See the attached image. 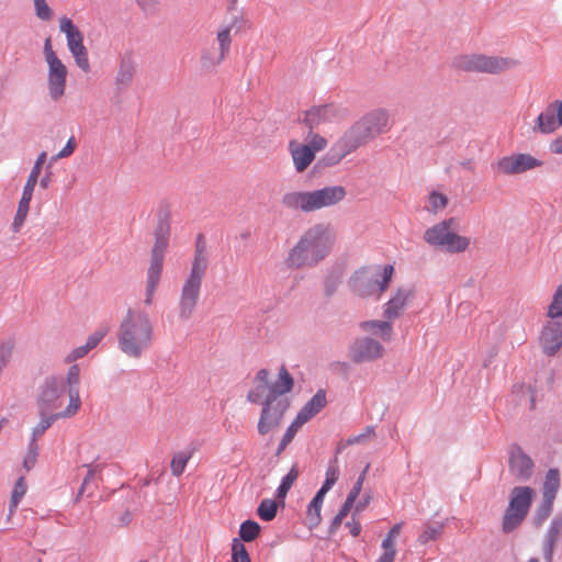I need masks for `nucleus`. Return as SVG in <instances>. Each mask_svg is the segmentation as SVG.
I'll return each mask as SVG.
<instances>
[{"mask_svg": "<svg viewBox=\"0 0 562 562\" xmlns=\"http://www.w3.org/2000/svg\"><path fill=\"white\" fill-rule=\"evenodd\" d=\"M67 78L47 74V88L52 100H59L66 91Z\"/></svg>", "mask_w": 562, "mask_h": 562, "instance_id": "nucleus-28", "label": "nucleus"}, {"mask_svg": "<svg viewBox=\"0 0 562 562\" xmlns=\"http://www.w3.org/2000/svg\"><path fill=\"white\" fill-rule=\"evenodd\" d=\"M347 196L342 186H328L313 191H290L282 195L281 204L284 209L312 213L321 209L335 206Z\"/></svg>", "mask_w": 562, "mask_h": 562, "instance_id": "nucleus-6", "label": "nucleus"}, {"mask_svg": "<svg viewBox=\"0 0 562 562\" xmlns=\"http://www.w3.org/2000/svg\"><path fill=\"white\" fill-rule=\"evenodd\" d=\"M458 221L453 217L429 227L424 233V240L436 248L450 254L464 252L470 246V238L456 232Z\"/></svg>", "mask_w": 562, "mask_h": 562, "instance_id": "nucleus-8", "label": "nucleus"}, {"mask_svg": "<svg viewBox=\"0 0 562 562\" xmlns=\"http://www.w3.org/2000/svg\"><path fill=\"white\" fill-rule=\"evenodd\" d=\"M64 409L60 412L52 413L49 414H43L41 415L40 423L34 427L33 429V442L35 441L36 437L42 436L46 429H48L54 422H56L59 418H69L70 416H64Z\"/></svg>", "mask_w": 562, "mask_h": 562, "instance_id": "nucleus-30", "label": "nucleus"}, {"mask_svg": "<svg viewBox=\"0 0 562 562\" xmlns=\"http://www.w3.org/2000/svg\"><path fill=\"white\" fill-rule=\"evenodd\" d=\"M231 25L223 26L217 32V42L220 46V53L218 56L213 60V64H220L222 63L225 57L229 53L231 44H232V36H231Z\"/></svg>", "mask_w": 562, "mask_h": 562, "instance_id": "nucleus-27", "label": "nucleus"}, {"mask_svg": "<svg viewBox=\"0 0 562 562\" xmlns=\"http://www.w3.org/2000/svg\"><path fill=\"white\" fill-rule=\"evenodd\" d=\"M533 496V490L528 486L515 487L512 492L509 507L522 512L527 515L531 499Z\"/></svg>", "mask_w": 562, "mask_h": 562, "instance_id": "nucleus-22", "label": "nucleus"}, {"mask_svg": "<svg viewBox=\"0 0 562 562\" xmlns=\"http://www.w3.org/2000/svg\"><path fill=\"white\" fill-rule=\"evenodd\" d=\"M260 532V526L254 520H246L240 525L239 536L243 541H254Z\"/></svg>", "mask_w": 562, "mask_h": 562, "instance_id": "nucleus-34", "label": "nucleus"}, {"mask_svg": "<svg viewBox=\"0 0 562 562\" xmlns=\"http://www.w3.org/2000/svg\"><path fill=\"white\" fill-rule=\"evenodd\" d=\"M547 314L549 318L562 321V284L558 286Z\"/></svg>", "mask_w": 562, "mask_h": 562, "instance_id": "nucleus-37", "label": "nucleus"}, {"mask_svg": "<svg viewBox=\"0 0 562 562\" xmlns=\"http://www.w3.org/2000/svg\"><path fill=\"white\" fill-rule=\"evenodd\" d=\"M327 139L318 133H308L306 143H300L295 139L289 142V151L299 173L304 172L314 161L316 154L327 147Z\"/></svg>", "mask_w": 562, "mask_h": 562, "instance_id": "nucleus-10", "label": "nucleus"}, {"mask_svg": "<svg viewBox=\"0 0 562 562\" xmlns=\"http://www.w3.org/2000/svg\"><path fill=\"white\" fill-rule=\"evenodd\" d=\"M382 549L384 552L382 555L376 560V562H393L396 555V549L394 546H385V543L382 542Z\"/></svg>", "mask_w": 562, "mask_h": 562, "instance_id": "nucleus-55", "label": "nucleus"}, {"mask_svg": "<svg viewBox=\"0 0 562 562\" xmlns=\"http://www.w3.org/2000/svg\"><path fill=\"white\" fill-rule=\"evenodd\" d=\"M138 5L144 10V11H153L156 5H157V2L158 0H136Z\"/></svg>", "mask_w": 562, "mask_h": 562, "instance_id": "nucleus-61", "label": "nucleus"}, {"mask_svg": "<svg viewBox=\"0 0 562 562\" xmlns=\"http://www.w3.org/2000/svg\"><path fill=\"white\" fill-rule=\"evenodd\" d=\"M561 532H562V519H554L551 522L544 539L557 546V543L560 539Z\"/></svg>", "mask_w": 562, "mask_h": 562, "instance_id": "nucleus-45", "label": "nucleus"}, {"mask_svg": "<svg viewBox=\"0 0 562 562\" xmlns=\"http://www.w3.org/2000/svg\"><path fill=\"white\" fill-rule=\"evenodd\" d=\"M346 527L349 528V531L350 533L353 536V537H357L359 536V533L361 532V525L359 521L357 520H352V521H349L346 524Z\"/></svg>", "mask_w": 562, "mask_h": 562, "instance_id": "nucleus-62", "label": "nucleus"}, {"mask_svg": "<svg viewBox=\"0 0 562 562\" xmlns=\"http://www.w3.org/2000/svg\"><path fill=\"white\" fill-rule=\"evenodd\" d=\"M411 289H398L384 305V316L392 321L397 318L404 311L407 302L412 299Z\"/></svg>", "mask_w": 562, "mask_h": 562, "instance_id": "nucleus-19", "label": "nucleus"}, {"mask_svg": "<svg viewBox=\"0 0 562 562\" xmlns=\"http://www.w3.org/2000/svg\"><path fill=\"white\" fill-rule=\"evenodd\" d=\"M447 203H448L447 196L441 193L432 192L429 195V205H430L429 209L432 212H438L440 210H443L446 207Z\"/></svg>", "mask_w": 562, "mask_h": 562, "instance_id": "nucleus-47", "label": "nucleus"}, {"mask_svg": "<svg viewBox=\"0 0 562 562\" xmlns=\"http://www.w3.org/2000/svg\"><path fill=\"white\" fill-rule=\"evenodd\" d=\"M293 379L285 367H281L279 370L278 380L270 386L263 384H256L247 394V400L251 403H260L263 401V408L261 416L258 422V431L261 435L268 434L273 427H276L283 415L285 406L280 411L273 409V402L277 396L286 394L293 389Z\"/></svg>", "mask_w": 562, "mask_h": 562, "instance_id": "nucleus-4", "label": "nucleus"}, {"mask_svg": "<svg viewBox=\"0 0 562 562\" xmlns=\"http://www.w3.org/2000/svg\"><path fill=\"white\" fill-rule=\"evenodd\" d=\"M80 381V369L78 364H72L68 372L66 382L68 385L67 396H68V405L64 409V416H75L80 407H81V400L79 395V385Z\"/></svg>", "mask_w": 562, "mask_h": 562, "instance_id": "nucleus-16", "label": "nucleus"}, {"mask_svg": "<svg viewBox=\"0 0 562 562\" xmlns=\"http://www.w3.org/2000/svg\"><path fill=\"white\" fill-rule=\"evenodd\" d=\"M277 509V503L273 499L266 498L259 504L257 514L262 520L270 521L276 517Z\"/></svg>", "mask_w": 562, "mask_h": 562, "instance_id": "nucleus-35", "label": "nucleus"}, {"mask_svg": "<svg viewBox=\"0 0 562 562\" xmlns=\"http://www.w3.org/2000/svg\"><path fill=\"white\" fill-rule=\"evenodd\" d=\"M154 338V327L147 313L128 308L120 323L117 340L120 350L137 359L147 350Z\"/></svg>", "mask_w": 562, "mask_h": 562, "instance_id": "nucleus-3", "label": "nucleus"}, {"mask_svg": "<svg viewBox=\"0 0 562 562\" xmlns=\"http://www.w3.org/2000/svg\"><path fill=\"white\" fill-rule=\"evenodd\" d=\"M525 517L526 515L522 512L516 510L508 506L503 519V530L505 532L513 531L521 524Z\"/></svg>", "mask_w": 562, "mask_h": 562, "instance_id": "nucleus-31", "label": "nucleus"}, {"mask_svg": "<svg viewBox=\"0 0 562 562\" xmlns=\"http://www.w3.org/2000/svg\"><path fill=\"white\" fill-rule=\"evenodd\" d=\"M299 476V469L296 465H293L289 473L282 479V482L277 491V496L279 498H284L292 487L293 483L296 481Z\"/></svg>", "mask_w": 562, "mask_h": 562, "instance_id": "nucleus-36", "label": "nucleus"}, {"mask_svg": "<svg viewBox=\"0 0 562 562\" xmlns=\"http://www.w3.org/2000/svg\"><path fill=\"white\" fill-rule=\"evenodd\" d=\"M393 272L392 265L384 266L382 274L373 268H361L350 278L349 285L351 291L360 297H380L387 289Z\"/></svg>", "mask_w": 562, "mask_h": 562, "instance_id": "nucleus-9", "label": "nucleus"}, {"mask_svg": "<svg viewBox=\"0 0 562 562\" xmlns=\"http://www.w3.org/2000/svg\"><path fill=\"white\" fill-rule=\"evenodd\" d=\"M477 59H480V54L459 55L453 59L452 66L457 70L468 71V72H476L477 65H479Z\"/></svg>", "mask_w": 562, "mask_h": 562, "instance_id": "nucleus-29", "label": "nucleus"}, {"mask_svg": "<svg viewBox=\"0 0 562 562\" xmlns=\"http://www.w3.org/2000/svg\"><path fill=\"white\" fill-rule=\"evenodd\" d=\"M540 345L547 356H554L562 347V321L550 318L541 331Z\"/></svg>", "mask_w": 562, "mask_h": 562, "instance_id": "nucleus-14", "label": "nucleus"}, {"mask_svg": "<svg viewBox=\"0 0 562 562\" xmlns=\"http://www.w3.org/2000/svg\"><path fill=\"white\" fill-rule=\"evenodd\" d=\"M542 165L541 160L530 154H514L498 159L494 165V169L501 175L514 176L536 169Z\"/></svg>", "mask_w": 562, "mask_h": 562, "instance_id": "nucleus-13", "label": "nucleus"}, {"mask_svg": "<svg viewBox=\"0 0 562 562\" xmlns=\"http://www.w3.org/2000/svg\"><path fill=\"white\" fill-rule=\"evenodd\" d=\"M352 506H353V504L345 501V503L341 506V508L339 509L338 514L333 519V522H331L333 528H337L341 524L342 519L348 515V513L350 512Z\"/></svg>", "mask_w": 562, "mask_h": 562, "instance_id": "nucleus-54", "label": "nucleus"}, {"mask_svg": "<svg viewBox=\"0 0 562 562\" xmlns=\"http://www.w3.org/2000/svg\"><path fill=\"white\" fill-rule=\"evenodd\" d=\"M550 150L553 154L562 155V137L555 138L550 143Z\"/></svg>", "mask_w": 562, "mask_h": 562, "instance_id": "nucleus-64", "label": "nucleus"}, {"mask_svg": "<svg viewBox=\"0 0 562 562\" xmlns=\"http://www.w3.org/2000/svg\"><path fill=\"white\" fill-rule=\"evenodd\" d=\"M48 67V72L50 75H57L61 77H66L68 75V70L66 65L59 59V57L50 58L45 60Z\"/></svg>", "mask_w": 562, "mask_h": 562, "instance_id": "nucleus-44", "label": "nucleus"}, {"mask_svg": "<svg viewBox=\"0 0 562 562\" xmlns=\"http://www.w3.org/2000/svg\"><path fill=\"white\" fill-rule=\"evenodd\" d=\"M476 72L498 74L505 71L516 65L512 58L486 56L480 54Z\"/></svg>", "mask_w": 562, "mask_h": 562, "instance_id": "nucleus-20", "label": "nucleus"}, {"mask_svg": "<svg viewBox=\"0 0 562 562\" xmlns=\"http://www.w3.org/2000/svg\"><path fill=\"white\" fill-rule=\"evenodd\" d=\"M30 211V204L19 202L15 216L12 222V231L19 233Z\"/></svg>", "mask_w": 562, "mask_h": 562, "instance_id": "nucleus-40", "label": "nucleus"}, {"mask_svg": "<svg viewBox=\"0 0 562 562\" xmlns=\"http://www.w3.org/2000/svg\"><path fill=\"white\" fill-rule=\"evenodd\" d=\"M71 53L76 65L85 72L90 71V63L88 57V50L85 44H79L68 48Z\"/></svg>", "mask_w": 562, "mask_h": 562, "instance_id": "nucleus-32", "label": "nucleus"}, {"mask_svg": "<svg viewBox=\"0 0 562 562\" xmlns=\"http://www.w3.org/2000/svg\"><path fill=\"white\" fill-rule=\"evenodd\" d=\"M326 405V393L324 390H318L316 394L302 407L296 416H299L304 423H307L322 408Z\"/></svg>", "mask_w": 562, "mask_h": 562, "instance_id": "nucleus-21", "label": "nucleus"}, {"mask_svg": "<svg viewBox=\"0 0 562 562\" xmlns=\"http://www.w3.org/2000/svg\"><path fill=\"white\" fill-rule=\"evenodd\" d=\"M305 423L299 416H296L295 419L288 427V429H286V431H285V434L283 436L284 441L291 442L293 440L294 436L296 435V432L299 431V429Z\"/></svg>", "mask_w": 562, "mask_h": 562, "instance_id": "nucleus-49", "label": "nucleus"}, {"mask_svg": "<svg viewBox=\"0 0 562 562\" xmlns=\"http://www.w3.org/2000/svg\"><path fill=\"white\" fill-rule=\"evenodd\" d=\"M442 530H443L442 524H437L434 526L428 525L424 528L423 532L419 535L418 541L422 544H426L429 541H434L440 537V535L442 533Z\"/></svg>", "mask_w": 562, "mask_h": 562, "instance_id": "nucleus-38", "label": "nucleus"}, {"mask_svg": "<svg viewBox=\"0 0 562 562\" xmlns=\"http://www.w3.org/2000/svg\"><path fill=\"white\" fill-rule=\"evenodd\" d=\"M27 491V484L24 477H20L13 487L12 494H11V501L9 506L10 515L14 513L19 503L24 497Z\"/></svg>", "mask_w": 562, "mask_h": 562, "instance_id": "nucleus-33", "label": "nucleus"}, {"mask_svg": "<svg viewBox=\"0 0 562 562\" xmlns=\"http://www.w3.org/2000/svg\"><path fill=\"white\" fill-rule=\"evenodd\" d=\"M109 333V326H102L98 329H95L88 338H87V341H86V345L88 346V348L90 350H92L93 348H95L98 346V344L106 336V334Z\"/></svg>", "mask_w": 562, "mask_h": 562, "instance_id": "nucleus-46", "label": "nucleus"}, {"mask_svg": "<svg viewBox=\"0 0 562 562\" xmlns=\"http://www.w3.org/2000/svg\"><path fill=\"white\" fill-rule=\"evenodd\" d=\"M402 528H403V522H398V524L394 525L382 542L385 543V546L391 544V546L395 547L396 539L400 536Z\"/></svg>", "mask_w": 562, "mask_h": 562, "instance_id": "nucleus-51", "label": "nucleus"}, {"mask_svg": "<svg viewBox=\"0 0 562 562\" xmlns=\"http://www.w3.org/2000/svg\"><path fill=\"white\" fill-rule=\"evenodd\" d=\"M346 110L334 103L315 105L307 110L304 114L303 123L310 130L308 133H314L315 128L322 125L336 123L344 120Z\"/></svg>", "mask_w": 562, "mask_h": 562, "instance_id": "nucleus-12", "label": "nucleus"}, {"mask_svg": "<svg viewBox=\"0 0 562 562\" xmlns=\"http://www.w3.org/2000/svg\"><path fill=\"white\" fill-rule=\"evenodd\" d=\"M169 236L170 218L169 215H166L165 218L159 221V224L155 232V244L151 249L150 266L147 271L146 280L145 304L147 306H150L153 304L154 294L160 281L165 250L168 246Z\"/></svg>", "mask_w": 562, "mask_h": 562, "instance_id": "nucleus-7", "label": "nucleus"}, {"mask_svg": "<svg viewBox=\"0 0 562 562\" xmlns=\"http://www.w3.org/2000/svg\"><path fill=\"white\" fill-rule=\"evenodd\" d=\"M362 330L371 333L381 337L383 340L389 341L392 338L393 327L386 321H367L360 324Z\"/></svg>", "mask_w": 562, "mask_h": 562, "instance_id": "nucleus-23", "label": "nucleus"}, {"mask_svg": "<svg viewBox=\"0 0 562 562\" xmlns=\"http://www.w3.org/2000/svg\"><path fill=\"white\" fill-rule=\"evenodd\" d=\"M560 126H562V101H554L539 114L535 128L543 134H549Z\"/></svg>", "mask_w": 562, "mask_h": 562, "instance_id": "nucleus-17", "label": "nucleus"}, {"mask_svg": "<svg viewBox=\"0 0 562 562\" xmlns=\"http://www.w3.org/2000/svg\"><path fill=\"white\" fill-rule=\"evenodd\" d=\"M44 57H45V60H48L50 58H55V57H58L56 55V53L54 52L53 49V46H52V41L50 38H46L45 40V43H44Z\"/></svg>", "mask_w": 562, "mask_h": 562, "instance_id": "nucleus-60", "label": "nucleus"}, {"mask_svg": "<svg viewBox=\"0 0 562 562\" xmlns=\"http://www.w3.org/2000/svg\"><path fill=\"white\" fill-rule=\"evenodd\" d=\"M334 241L333 229L328 225L316 224L306 229L291 248L285 258V265L291 269L316 266L328 256Z\"/></svg>", "mask_w": 562, "mask_h": 562, "instance_id": "nucleus-2", "label": "nucleus"}, {"mask_svg": "<svg viewBox=\"0 0 562 562\" xmlns=\"http://www.w3.org/2000/svg\"><path fill=\"white\" fill-rule=\"evenodd\" d=\"M59 29L66 35L68 48L83 43L82 33L69 18L59 19Z\"/></svg>", "mask_w": 562, "mask_h": 562, "instance_id": "nucleus-25", "label": "nucleus"}, {"mask_svg": "<svg viewBox=\"0 0 562 562\" xmlns=\"http://www.w3.org/2000/svg\"><path fill=\"white\" fill-rule=\"evenodd\" d=\"M207 266L209 260L206 245L203 237L199 236L195 244L191 269L182 284L179 299V316L182 319L190 318L196 307L202 281L206 274Z\"/></svg>", "mask_w": 562, "mask_h": 562, "instance_id": "nucleus-5", "label": "nucleus"}, {"mask_svg": "<svg viewBox=\"0 0 562 562\" xmlns=\"http://www.w3.org/2000/svg\"><path fill=\"white\" fill-rule=\"evenodd\" d=\"M339 477V469L335 464H330L326 470L325 481L318 492H324V495L334 486Z\"/></svg>", "mask_w": 562, "mask_h": 562, "instance_id": "nucleus-41", "label": "nucleus"}, {"mask_svg": "<svg viewBox=\"0 0 562 562\" xmlns=\"http://www.w3.org/2000/svg\"><path fill=\"white\" fill-rule=\"evenodd\" d=\"M255 384H263L270 386L269 384V371L267 369H260L255 375Z\"/></svg>", "mask_w": 562, "mask_h": 562, "instance_id": "nucleus-59", "label": "nucleus"}, {"mask_svg": "<svg viewBox=\"0 0 562 562\" xmlns=\"http://www.w3.org/2000/svg\"><path fill=\"white\" fill-rule=\"evenodd\" d=\"M89 351H90V349L85 344L83 346H80V347L74 349L72 351H70L66 356L65 362L70 363L72 361H76L77 359H80V358L85 357Z\"/></svg>", "mask_w": 562, "mask_h": 562, "instance_id": "nucleus-53", "label": "nucleus"}, {"mask_svg": "<svg viewBox=\"0 0 562 562\" xmlns=\"http://www.w3.org/2000/svg\"><path fill=\"white\" fill-rule=\"evenodd\" d=\"M391 128V117L387 110L378 108L367 112L356 121L333 145L327 154L330 165L338 164L344 157L357 150Z\"/></svg>", "mask_w": 562, "mask_h": 562, "instance_id": "nucleus-1", "label": "nucleus"}, {"mask_svg": "<svg viewBox=\"0 0 562 562\" xmlns=\"http://www.w3.org/2000/svg\"><path fill=\"white\" fill-rule=\"evenodd\" d=\"M46 156H47V155H46V153H45V151L41 153V154L37 156V158H36V160H35V164H34V166H33V168H32V170H31V175H34V176H36V177H40L41 171H42V167H43V165H44V164H45V161H46Z\"/></svg>", "mask_w": 562, "mask_h": 562, "instance_id": "nucleus-57", "label": "nucleus"}, {"mask_svg": "<svg viewBox=\"0 0 562 562\" xmlns=\"http://www.w3.org/2000/svg\"><path fill=\"white\" fill-rule=\"evenodd\" d=\"M510 472L518 479H528L533 469L532 460L520 449V447H513L509 457Z\"/></svg>", "mask_w": 562, "mask_h": 562, "instance_id": "nucleus-18", "label": "nucleus"}, {"mask_svg": "<svg viewBox=\"0 0 562 562\" xmlns=\"http://www.w3.org/2000/svg\"><path fill=\"white\" fill-rule=\"evenodd\" d=\"M36 457H37L36 446L32 441L31 445H30L29 452H27V454L25 456V459H24V468L26 470H30V469H32L34 467V464L36 462Z\"/></svg>", "mask_w": 562, "mask_h": 562, "instance_id": "nucleus-56", "label": "nucleus"}, {"mask_svg": "<svg viewBox=\"0 0 562 562\" xmlns=\"http://www.w3.org/2000/svg\"><path fill=\"white\" fill-rule=\"evenodd\" d=\"M555 544L552 542L543 540L542 543V551L544 555L546 562H552L553 561V552H554Z\"/></svg>", "mask_w": 562, "mask_h": 562, "instance_id": "nucleus-58", "label": "nucleus"}, {"mask_svg": "<svg viewBox=\"0 0 562 562\" xmlns=\"http://www.w3.org/2000/svg\"><path fill=\"white\" fill-rule=\"evenodd\" d=\"M37 180H38V177L30 173L23 190L30 191L33 193L35 186L37 183Z\"/></svg>", "mask_w": 562, "mask_h": 562, "instance_id": "nucleus-63", "label": "nucleus"}, {"mask_svg": "<svg viewBox=\"0 0 562 562\" xmlns=\"http://www.w3.org/2000/svg\"><path fill=\"white\" fill-rule=\"evenodd\" d=\"M324 492H317L314 498L311 501L306 509V519L310 528H315L322 520V506L324 502Z\"/></svg>", "mask_w": 562, "mask_h": 562, "instance_id": "nucleus-26", "label": "nucleus"}, {"mask_svg": "<svg viewBox=\"0 0 562 562\" xmlns=\"http://www.w3.org/2000/svg\"><path fill=\"white\" fill-rule=\"evenodd\" d=\"M374 435H375L374 428L372 426H368L364 428V430L361 434L350 437L347 440V445H355V443L363 442L367 439L374 437Z\"/></svg>", "mask_w": 562, "mask_h": 562, "instance_id": "nucleus-50", "label": "nucleus"}, {"mask_svg": "<svg viewBox=\"0 0 562 562\" xmlns=\"http://www.w3.org/2000/svg\"><path fill=\"white\" fill-rule=\"evenodd\" d=\"M232 562H250L246 547L239 539H234L232 543Z\"/></svg>", "mask_w": 562, "mask_h": 562, "instance_id": "nucleus-39", "label": "nucleus"}, {"mask_svg": "<svg viewBox=\"0 0 562 562\" xmlns=\"http://www.w3.org/2000/svg\"><path fill=\"white\" fill-rule=\"evenodd\" d=\"M189 459H190V456H188L183 452H180V453H177L173 456V458L171 460L170 469L175 476H180L183 473Z\"/></svg>", "mask_w": 562, "mask_h": 562, "instance_id": "nucleus-42", "label": "nucleus"}, {"mask_svg": "<svg viewBox=\"0 0 562 562\" xmlns=\"http://www.w3.org/2000/svg\"><path fill=\"white\" fill-rule=\"evenodd\" d=\"M65 381L61 378L48 376L41 386L37 400L40 414L56 413L61 408L65 400Z\"/></svg>", "mask_w": 562, "mask_h": 562, "instance_id": "nucleus-11", "label": "nucleus"}, {"mask_svg": "<svg viewBox=\"0 0 562 562\" xmlns=\"http://www.w3.org/2000/svg\"><path fill=\"white\" fill-rule=\"evenodd\" d=\"M35 14L42 21H50L54 16L53 10L47 4L46 0H33Z\"/></svg>", "mask_w": 562, "mask_h": 562, "instance_id": "nucleus-43", "label": "nucleus"}, {"mask_svg": "<svg viewBox=\"0 0 562 562\" xmlns=\"http://www.w3.org/2000/svg\"><path fill=\"white\" fill-rule=\"evenodd\" d=\"M383 352L384 348L379 341L367 337L355 341L351 347V359L355 362L372 361L381 358Z\"/></svg>", "mask_w": 562, "mask_h": 562, "instance_id": "nucleus-15", "label": "nucleus"}, {"mask_svg": "<svg viewBox=\"0 0 562 562\" xmlns=\"http://www.w3.org/2000/svg\"><path fill=\"white\" fill-rule=\"evenodd\" d=\"M368 468H369V465L366 467V469L363 470V472L361 473V475L358 477L357 482L355 483L352 490L349 492V494L346 498V501L348 503L355 504L356 499L358 498V496L362 490V485H363V482L366 479Z\"/></svg>", "mask_w": 562, "mask_h": 562, "instance_id": "nucleus-48", "label": "nucleus"}, {"mask_svg": "<svg viewBox=\"0 0 562 562\" xmlns=\"http://www.w3.org/2000/svg\"><path fill=\"white\" fill-rule=\"evenodd\" d=\"M76 149V140L75 137H70L66 144V146L53 158V160H58L63 158H67L74 154Z\"/></svg>", "mask_w": 562, "mask_h": 562, "instance_id": "nucleus-52", "label": "nucleus"}, {"mask_svg": "<svg viewBox=\"0 0 562 562\" xmlns=\"http://www.w3.org/2000/svg\"><path fill=\"white\" fill-rule=\"evenodd\" d=\"M560 486V473L557 469H550L543 483V501L551 506Z\"/></svg>", "mask_w": 562, "mask_h": 562, "instance_id": "nucleus-24", "label": "nucleus"}]
</instances>
